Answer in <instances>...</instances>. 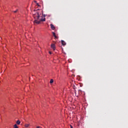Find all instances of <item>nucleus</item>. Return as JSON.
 Segmentation results:
<instances>
[{
  "instance_id": "obj_1",
  "label": "nucleus",
  "mask_w": 128,
  "mask_h": 128,
  "mask_svg": "<svg viewBox=\"0 0 128 128\" xmlns=\"http://www.w3.org/2000/svg\"><path fill=\"white\" fill-rule=\"evenodd\" d=\"M34 18H35V20L34 21V24H40V22H46V18H44L42 19V18H40V14L38 13H37L34 16Z\"/></svg>"
},
{
  "instance_id": "obj_2",
  "label": "nucleus",
  "mask_w": 128,
  "mask_h": 128,
  "mask_svg": "<svg viewBox=\"0 0 128 128\" xmlns=\"http://www.w3.org/2000/svg\"><path fill=\"white\" fill-rule=\"evenodd\" d=\"M50 26L52 30H53L56 29V28L54 27V24H50Z\"/></svg>"
},
{
  "instance_id": "obj_3",
  "label": "nucleus",
  "mask_w": 128,
  "mask_h": 128,
  "mask_svg": "<svg viewBox=\"0 0 128 128\" xmlns=\"http://www.w3.org/2000/svg\"><path fill=\"white\" fill-rule=\"evenodd\" d=\"M51 48H53L54 50H56V46H54V44H52Z\"/></svg>"
},
{
  "instance_id": "obj_4",
  "label": "nucleus",
  "mask_w": 128,
  "mask_h": 128,
  "mask_svg": "<svg viewBox=\"0 0 128 128\" xmlns=\"http://www.w3.org/2000/svg\"><path fill=\"white\" fill-rule=\"evenodd\" d=\"M61 42L62 46H66V44L64 41V40H61Z\"/></svg>"
},
{
  "instance_id": "obj_5",
  "label": "nucleus",
  "mask_w": 128,
  "mask_h": 128,
  "mask_svg": "<svg viewBox=\"0 0 128 128\" xmlns=\"http://www.w3.org/2000/svg\"><path fill=\"white\" fill-rule=\"evenodd\" d=\"M54 36V37L55 38H58L56 36V33L54 32H52Z\"/></svg>"
},
{
  "instance_id": "obj_6",
  "label": "nucleus",
  "mask_w": 128,
  "mask_h": 128,
  "mask_svg": "<svg viewBox=\"0 0 128 128\" xmlns=\"http://www.w3.org/2000/svg\"><path fill=\"white\" fill-rule=\"evenodd\" d=\"M16 124H20V120H17Z\"/></svg>"
},
{
  "instance_id": "obj_7",
  "label": "nucleus",
  "mask_w": 128,
  "mask_h": 128,
  "mask_svg": "<svg viewBox=\"0 0 128 128\" xmlns=\"http://www.w3.org/2000/svg\"><path fill=\"white\" fill-rule=\"evenodd\" d=\"M14 126V128H18V125L16 124H15Z\"/></svg>"
},
{
  "instance_id": "obj_8",
  "label": "nucleus",
  "mask_w": 128,
  "mask_h": 128,
  "mask_svg": "<svg viewBox=\"0 0 128 128\" xmlns=\"http://www.w3.org/2000/svg\"><path fill=\"white\" fill-rule=\"evenodd\" d=\"M26 128H28L30 126V124H25Z\"/></svg>"
},
{
  "instance_id": "obj_9",
  "label": "nucleus",
  "mask_w": 128,
  "mask_h": 128,
  "mask_svg": "<svg viewBox=\"0 0 128 128\" xmlns=\"http://www.w3.org/2000/svg\"><path fill=\"white\" fill-rule=\"evenodd\" d=\"M52 82H54V80L51 79L50 80V84H52Z\"/></svg>"
},
{
  "instance_id": "obj_10",
  "label": "nucleus",
  "mask_w": 128,
  "mask_h": 128,
  "mask_svg": "<svg viewBox=\"0 0 128 128\" xmlns=\"http://www.w3.org/2000/svg\"><path fill=\"white\" fill-rule=\"evenodd\" d=\"M18 10H16L14 11V12H15V13H16V12H18Z\"/></svg>"
},
{
  "instance_id": "obj_11",
  "label": "nucleus",
  "mask_w": 128,
  "mask_h": 128,
  "mask_svg": "<svg viewBox=\"0 0 128 128\" xmlns=\"http://www.w3.org/2000/svg\"><path fill=\"white\" fill-rule=\"evenodd\" d=\"M37 6H40V4H38V3H37Z\"/></svg>"
},
{
  "instance_id": "obj_12",
  "label": "nucleus",
  "mask_w": 128,
  "mask_h": 128,
  "mask_svg": "<svg viewBox=\"0 0 128 128\" xmlns=\"http://www.w3.org/2000/svg\"><path fill=\"white\" fill-rule=\"evenodd\" d=\"M70 128H74V127H72V125H70Z\"/></svg>"
},
{
  "instance_id": "obj_13",
  "label": "nucleus",
  "mask_w": 128,
  "mask_h": 128,
  "mask_svg": "<svg viewBox=\"0 0 128 128\" xmlns=\"http://www.w3.org/2000/svg\"><path fill=\"white\" fill-rule=\"evenodd\" d=\"M36 128H42L40 126H37Z\"/></svg>"
},
{
  "instance_id": "obj_14",
  "label": "nucleus",
  "mask_w": 128,
  "mask_h": 128,
  "mask_svg": "<svg viewBox=\"0 0 128 128\" xmlns=\"http://www.w3.org/2000/svg\"><path fill=\"white\" fill-rule=\"evenodd\" d=\"M49 53L50 54H52V52H50Z\"/></svg>"
},
{
  "instance_id": "obj_15",
  "label": "nucleus",
  "mask_w": 128,
  "mask_h": 128,
  "mask_svg": "<svg viewBox=\"0 0 128 128\" xmlns=\"http://www.w3.org/2000/svg\"><path fill=\"white\" fill-rule=\"evenodd\" d=\"M34 2H36V1H34Z\"/></svg>"
}]
</instances>
